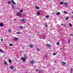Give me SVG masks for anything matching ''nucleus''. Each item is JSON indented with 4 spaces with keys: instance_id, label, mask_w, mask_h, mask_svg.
Wrapping results in <instances>:
<instances>
[{
    "instance_id": "obj_1",
    "label": "nucleus",
    "mask_w": 73,
    "mask_h": 73,
    "mask_svg": "<svg viewBox=\"0 0 73 73\" xmlns=\"http://www.w3.org/2000/svg\"><path fill=\"white\" fill-rule=\"evenodd\" d=\"M16 15L17 16H20L21 15V13L20 12H18L17 13Z\"/></svg>"
},
{
    "instance_id": "obj_2",
    "label": "nucleus",
    "mask_w": 73,
    "mask_h": 73,
    "mask_svg": "<svg viewBox=\"0 0 73 73\" xmlns=\"http://www.w3.org/2000/svg\"><path fill=\"white\" fill-rule=\"evenodd\" d=\"M21 59L23 61H26V59L23 57H21Z\"/></svg>"
},
{
    "instance_id": "obj_3",
    "label": "nucleus",
    "mask_w": 73,
    "mask_h": 73,
    "mask_svg": "<svg viewBox=\"0 0 73 73\" xmlns=\"http://www.w3.org/2000/svg\"><path fill=\"white\" fill-rule=\"evenodd\" d=\"M11 2L14 5H16V3H15L14 1H13V0H11Z\"/></svg>"
},
{
    "instance_id": "obj_4",
    "label": "nucleus",
    "mask_w": 73,
    "mask_h": 73,
    "mask_svg": "<svg viewBox=\"0 0 73 73\" xmlns=\"http://www.w3.org/2000/svg\"><path fill=\"white\" fill-rule=\"evenodd\" d=\"M34 63H35V62L34 61H33V60L31 61L30 62V63L31 64H34Z\"/></svg>"
},
{
    "instance_id": "obj_5",
    "label": "nucleus",
    "mask_w": 73,
    "mask_h": 73,
    "mask_svg": "<svg viewBox=\"0 0 73 73\" xmlns=\"http://www.w3.org/2000/svg\"><path fill=\"white\" fill-rule=\"evenodd\" d=\"M24 19H21V21H22V22H23V23H25V21H24Z\"/></svg>"
},
{
    "instance_id": "obj_6",
    "label": "nucleus",
    "mask_w": 73,
    "mask_h": 73,
    "mask_svg": "<svg viewBox=\"0 0 73 73\" xmlns=\"http://www.w3.org/2000/svg\"><path fill=\"white\" fill-rule=\"evenodd\" d=\"M62 64L63 65H65V64H66V63L64 62H62Z\"/></svg>"
},
{
    "instance_id": "obj_7",
    "label": "nucleus",
    "mask_w": 73,
    "mask_h": 73,
    "mask_svg": "<svg viewBox=\"0 0 73 73\" xmlns=\"http://www.w3.org/2000/svg\"><path fill=\"white\" fill-rule=\"evenodd\" d=\"M23 57L25 58H27V56H26V54H24L23 55Z\"/></svg>"
},
{
    "instance_id": "obj_8",
    "label": "nucleus",
    "mask_w": 73,
    "mask_h": 73,
    "mask_svg": "<svg viewBox=\"0 0 73 73\" xmlns=\"http://www.w3.org/2000/svg\"><path fill=\"white\" fill-rule=\"evenodd\" d=\"M4 26V24L3 23H0V26L1 27H3Z\"/></svg>"
},
{
    "instance_id": "obj_9",
    "label": "nucleus",
    "mask_w": 73,
    "mask_h": 73,
    "mask_svg": "<svg viewBox=\"0 0 73 73\" xmlns=\"http://www.w3.org/2000/svg\"><path fill=\"white\" fill-rule=\"evenodd\" d=\"M19 28H20L21 29H23V28H24V27L23 26H21L19 27Z\"/></svg>"
},
{
    "instance_id": "obj_10",
    "label": "nucleus",
    "mask_w": 73,
    "mask_h": 73,
    "mask_svg": "<svg viewBox=\"0 0 73 73\" xmlns=\"http://www.w3.org/2000/svg\"><path fill=\"white\" fill-rule=\"evenodd\" d=\"M14 39L15 40V41H17V40H18V38L15 37V38H14Z\"/></svg>"
},
{
    "instance_id": "obj_11",
    "label": "nucleus",
    "mask_w": 73,
    "mask_h": 73,
    "mask_svg": "<svg viewBox=\"0 0 73 73\" xmlns=\"http://www.w3.org/2000/svg\"><path fill=\"white\" fill-rule=\"evenodd\" d=\"M48 18H49V17H50V16H49V15H46L45 16V18H48Z\"/></svg>"
},
{
    "instance_id": "obj_12",
    "label": "nucleus",
    "mask_w": 73,
    "mask_h": 73,
    "mask_svg": "<svg viewBox=\"0 0 73 73\" xmlns=\"http://www.w3.org/2000/svg\"><path fill=\"white\" fill-rule=\"evenodd\" d=\"M56 15H60V12H57L56 13Z\"/></svg>"
},
{
    "instance_id": "obj_13",
    "label": "nucleus",
    "mask_w": 73,
    "mask_h": 73,
    "mask_svg": "<svg viewBox=\"0 0 73 73\" xmlns=\"http://www.w3.org/2000/svg\"><path fill=\"white\" fill-rule=\"evenodd\" d=\"M10 68V69H13V68H14V67H13V66H11Z\"/></svg>"
},
{
    "instance_id": "obj_14",
    "label": "nucleus",
    "mask_w": 73,
    "mask_h": 73,
    "mask_svg": "<svg viewBox=\"0 0 73 73\" xmlns=\"http://www.w3.org/2000/svg\"><path fill=\"white\" fill-rule=\"evenodd\" d=\"M11 6H12V8H13V9H15V8H14V6H13V4H11Z\"/></svg>"
},
{
    "instance_id": "obj_15",
    "label": "nucleus",
    "mask_w": 73,
    "mask_h": 73,
    "mask_svg": "<svg viewBox=\"0 0 73 73\" xmlns=\"http://www.w3.org/2000/svg\"><path fill=\"white\" fill-rule=\"evenodd\" d=\"M64 4L65 6H66V5H67V4H68V3H67V2L65 3H64Z\"/></svg>"
},
{
    "instance_id": "obj_16",
    "label": "nucleus",
    "mask_w": 73,
    "mask_h": 73,
    "mask_svg": "<svg viewBox=\"0 0 73 73\" xmlns=\"http://www.w3.org/2000/svg\"><path fill=\"white\" fill-rule=\"evenodd\" d=\"M35 7L36 8V9H40V8L39 7H37V6H35Z\"/></svg>"
},
{
    "instance_id": "obj_17",
    "label": "nucleus",
    "mask_w": 73,
    "mask_h": 73,
    "mask_svg": "<svg viewBox=\"0 0 73 73\" xmlns=\"http://www.w3.org/2000/svg\"><path fill=\"white\" fill-rule=\"evenodd\" d=\"M68 19H69V17L67 16L66 17V18L65 19L66 20H67Z\"/></svg>"
},
{
    "instance_id": "obj_18",
    "label": "nucleus",
    "mask_w": 73,
    "mask_h": 73,
    "mask_svg": "<svg viewBox=\"0 0 73 73\" xmlns=\"http://www.w3.org/2000/svg\"><path fill=\"white\" fill-rule=\"evenodd\" d=\"M36 49H37L38 51H40V50H41L39 48H36Z\"/></svg>"
},
{
    "instance_id": "obj_19",
    "label": "nucleus",
    "mask_w": 73,
    "mask_h": 73,
    "mask_svg": "<svg viewBox=\"0 0 73 73\" xmlns=\"http://www.w3.org/2000/svg\"><path fill=\"white\" fill-rule=\"evenodd\" d=\"M29 47L31 48H33V46H32V45H30L29 46Z\"/></svg>"
},
{
    "instance_id": "obj_20",
    "label": "nucleus",
    "mask_w": 73,
    "mask_h": 73,
    "mask_svg": "<svg viewBox=\"0 0 73 73\" xmlns=\"http://www.w3.org/2000/svg\"><path fill=\"white\" fill-rule=\"evenodd\" d=\"M47 45L48 46V47L49 48H50V47H51V45H49L48 44H47Z\"/></svg>"
},
{
    "instance_id": "obj_21",
    "label": "nucleus",
    "mask_w": 73,
    "mask_h": 73,
    "mask_svg": "<svg viewBox=\"0 0 73 73\" xmlns=\"http://www.w3.org/2000/svg\"><path fill=\"white\" fill-rule=\"evenodd\" d=\"M4 64H5L6 65H7L8 64H7V62L5 61H4Z\"/></svg>"
},
{
    "instance_id": "obj_22",
    "label": "nucleus",
    "mask_w": 73,
    "mask_h": 73,
    "mask_svg": "<svg viewBox=\"0 0 73 73\" xmlns=\"http://www.w3.org/2000/svg\"><path fill=\"white\" fill-rule=\"evenodd\" d=\"M56 54H57V53H53V56H55V55H56Z\"/></svg>"
},
{
    "instance_id": "obj_23",
    "label": "nucleus",
    "mask_w": 73,
    "mask_h": 73,
    "mask_svg": "<svg viewBox=\"0 0 73 73\" xmlns=\"http://www.w3.org/2000/svg\"><path fill=\"white\" fill-rule=\"evenodd\" d=\"M64 4V2H61L60 3V4Z\"/></svg>"
},
{
    "instance_id": "obj_24",
    "label": "nucleus",
    "mask_w": 73,
    "mask_h": 73,
    "mask_svg": "<svg viewBox=\"0 0 73 73\" xmlns=\"http://www.w3.org/2000/svg\"><path fill=\"white\" fill-rule=\"evenodd\" d=\"M37 14H38V15H40V12H39V11H38L37 12Z\"/></svg>"
},
{
    "instance_id": "obj_25",
    "label": "nucleus",
    "mask_w": 73,
    "mask_h": 73,
    "mask_svg": "<svg viewBox=\"0 0 73 73\" xmlns=\"http://www.w3.org/2000/svg\"><path fill=\"white\" fill-rule=\"evenodd\" d=\"M8 3L9 4H11V2L10 1H9L8 2Z\"/></svg>"
},
{
    "instance_id": "obj_26",
    "label": "nucleus",
    "mask_w": 73,
    "mask_h": 73,
    "mask_svg": "<svg viewBox=\"0 0 73 73\" xmlns=\"http://www.w3.org/2000/svg\"><path fill=\"white\" fill-rule=\"evenodd\" d=\"M9 62L10 63H11V62H12V61H11V59H9Z\"/></svg>"
},
{
    "instance_id": "obj_27",
    "label": "nucleus",
    "mask_w": 73,
    "mask_h": 73,
    "mask_svg": "<svg viewBox=\"0 0 73 73\" xmlns=\"http://www.w3.org/2000/svg\"><path fill=\"white\" fill-rule=\"evenodd\" d=\"M69 25H70V27H72V24H71V23H69Z\"/></svg>"
},
{
    "instance_id": "obj_28",
    "label": "nucleus",
    "mask_w": 73,
    "mask_h": 73,
    "mask_svg": "<svg viewBox=\"0 0 73 73\" xmlns=\"http://www.w3.org/2000/svg\"><path fill=\"white\" fill-rule=\"evenodd\" d=\"M9 32L10 33H11V29H9Z\"/></svg>"
},
{
    "instance_id": "obj_29",
    "label": "nucleus",
    "mask_w": 73,
    "mask_h": 73,
    "mask_svg": "<svg viewBox=\"0 0 73 73\" xmlns=\"http://www.w3.org/2000/svg\"><path fill=\"white\" fill-rule=\"evenodd\" d=\"M0 52H2V53H3V50H1V49H0Z\"/></svg>"
},
{
    "instance_id": "obj_30",
    "label": "nucleus",
    "mask_w": 73,
    "mask_h": 73,
    "mask_svg": "<svg viewBox=\"0 0 73 73\" xmlns=\"http://www.w3.org/2000/svg\"><path fill=\"white\" fill-rule=\"evenodd\" d=\"M20 12H23V10H20Z\"/></svg>"
},
{
    "instance_id": "obj_31",
    "label": "nucleus",
    "mask_w": 73,
    "mask_h": 73,
    "mask_svg": "<svg viewBox=\"0 0 73 73\" xmlns=\"http://www.w3.org/2000/svg\"><path fill=\"white\" fill-rule=\"evenodd\" d=\"M10 46H12L13 45V44H9Z\"/></svg>"
},
{
    "instance_id": "obj_32",
    "label": "nucleus",
    "mask_w": 73,
    "mask_h": 73,
    "mask_svg": "<svg viewBox=\"0 0 73 73\" xmlns=\"http://www.w3.org/2000/svg\"><path fill=\"white\" fill-rule=\"evenodd\" d=\"M70 71H72V70H73V69L72 68H70Z\"/></svg>"
},
{
    "instance_id": "obj_33",
    "label": "nucleus",
    "mask_w": 73,
    "mask_h": 73,
    "mask_svg": "<svg viewBox=\"0 0 73 73\" xmlns=\"http://www.w3.org/2000/svg\"><path fill=\"white\" fill-rule=\"evenodd\" d=\"M64 13H66V14L68 13H67V12H66V11H64Z\"/></svg>"
},
{
    "instance_id": "obj_34",
    "label": "nucleus",
    "mask_w": 73,
    "mask_h": 73,
    "mask_svg": "<svg viewBox=\"0 0 73 73\" xmlns=\"http://www.w3.org/2000/svg\"><path fill=\"white\" fill-rule=\"evenodd\" d=\"M44 25H45V27H46V28L48 27L47 26V25H46V24H44Z\"/></svg>"
},
{
    "instance_id": "obj_35",
    "label": "nucleus",
    "mask_w": 73,
    "mask_h": 73,
    "mask_svg": "<svg viewBox=\"0 0 73 73\" xmlns=\"http://www.w3.org/2000/svg\"><path fill=\"white\" fill-rule=\"evenodd\" d=\"M70 36H73V34H70Z\"/></svg>"
},
{
    "instance_id": "obj_36",
    "label": "nucleus",
    "mask_w": 73,
    "mask_h": 73,
    "mask_svg": "<svg viewBox=\"0 0 73 73\" xmlns=\"http://www.w3.org/2000/svg\"><path fill=\"white\" fill-rule=\"evenodd\" d=\"M57 45H59V42H57Z\"/></svg>"
},
{
    "instance_id": "obj_37",
    "label": "nucleus",
    "mask_w": 73,
    "mask_h": 73,
    "mask_svg": "<svg viewBox=\"0 0 73 73\" xmlns=\"http://www.w3.org/2000/svg\"><path fill=\"white\" fill-rule=\"evenodd\" d=\"M14 21H17V19H14Z\"/></svg>"
},
{
    "instance_id": "obj_38",
    "label": "nucleus",
    "mask_w": 73,
    "mask_h": 73,
    "mask_svg": "<svg viewBox=\"0 0 73 73\" xmlns=\"http://www.w3.org/2000/svg\"><path fill=\"white\" fill-rule=\"evenodd\" d=\"M1 41H3V38H1Z\"/></svg>"
},
{
    "instance_id": "obj_39",
    "label": "nucleus",
    "mask_w": 73,
    "mask_h": 73,
    "mask_svg": "<svg viewBox=\"0 0 73 73\" xmlns=\"http://www.w3.org/2000/svg\"><path fill=\"white\" fill-rule=\"evenodd\" d=\"M20 33L18 32L17 34H18V35H19Z\"/></svg>"
},
{
    "instance_id": "obj_40",
    "label": "nucleus",
    "mask_w": 73,
    "mask_h": 73,
    "mask_svg": "<svg viewBox=\"0 0 73 73\" xmlns=\"http://www.w3.org/2000/svg\"><path fill=\"white\" fill-rule=\"evenodd\" d=\"M5 55H3V57H5Z\"/></svg>"
},
{
    "instance_id": "obj_41",
    "label": "nucleus",
    "mask_w": 73,
    "mask_h": 73,
    "mask_svg": "<svg viewBox=\"0 0 73 73\" xmlns=\"http://www.w3.org/2000/svg\"><path fill=\"white\" fill-rule=\"evenodd\" d=\"M68 44H70V42H69V41L68 42Z\"/></svg>"
},
{
    "instance_id": "obj_42",
    "label": "nucleus",
    "mask_w": 73,
    "mask_h": 73,
    "mask_svg": "<svg viewBox=\"0 0 73 73\" xmlns=\"http://www.w3.org/2000/svg\"><path fill=\"white\" fill-rule=\"evenodd\" d=\"M61 25H63V24H61Z\"/></svg>"
},
{
    "instance_id": "obj_43",
    "label": "nucleus",
    "mask_w": 73,
    "mask_h": 73,
    "mask_svg": "<svg viewBox=\"0 0 73 73\" xmlns=\"http://www.w3.org/2000/svg\"><path fill=\"white\" fill-rule=\"evenodd\" d=\"M36 72H37V71H38V70H36Z\"/></svg>"
},
{
    "instance_id": "obj_44",
    "label": "nucleus",
    "mask_w": 73,
    "mask_h": 73,
    "mask_svg": "<svg viewBox=\"0 0 73 73\" xmlns=\"http://www.w3.org/2000/svg\"><path fill=\"white\" fill-rule=\"evenodd\" d=\"M43 37H44V38H45V37H44V36H43Z\"/></svg>"
},
{
    "instance_id": "obj_45",
    "label": "nucleus",
    "mask_w": 73,
    "mask_h": 73,
    "mask_svg": "<svg viewBox=\"0 0 73 73\" xmlns=\"http://www.w3.org/2000/svg\"><path fill=\"white\" fill-rule=\"evenodd\" d=\"M72 18H73V15L72 16Z\"/></svg>"
},
{
    "instance_id": "obj_46",
    "label": "nucleus",
    "mask_w": 73,
    "mask_h": 73,
    "mask_svg": "<svg viewBox=\"0 0 73 73\" xmlns=\"http://www.w3.org/2000/svg\"><path fill=\"white\" fill-rule=\"evenodd\" d=\"M0 12H1V11L0 10Z\"/></svg>"
}]
</instances>
